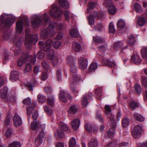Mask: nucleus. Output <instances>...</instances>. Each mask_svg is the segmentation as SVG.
Returning <instances> with one entry per match:
<instances>
[{
    "mask_svg": "<svg viewBox=\"0 0 147 147\" xmlns=\"http://www.w3.org/2000/svg\"><path fill=\"white\" fill-rule=\"evenodd\" d=\"M38 44L41 49L47 52V59L51 60L54 66L57 65L58 63V59L57 57L55 55L54 50L52 48V41L49 40L47 41L45 44H44L43 41H40Z\"/></svg>",
    "mask_w": 147,
    "mask_h": 147,
    "instance_id": "1",
    "label": "nucleus"
},
{
    "mask_svg": "<svg viewBox=\"0 0 147 147\" xmlns=\"http://www.w3.org/2000/svg\"><path fill=\"white\" fill-rule=\"evenodd\" d=\"M70 84L71 90L74 94L77 96L78 95V92L76 90L75 86L76 82L80 80V76L77 75V68L76 64L70 66Z\"/></svg>",
    "mask_w": 147,
    "mask_h": 147,
    "instance_id": "2",
    "label": "nucleus"
},
{
    "mask_svg": "<svg viewBox=\"0 0 147 147\" xmlns=\"http://www.w3.org/2000/svg\"><path fill=\"white\" fill-rule=\"evenodd\" d=\"M55 27L57 28L58 30H61L63 27V25L61 23H57L53 22L49 24L47 29L43 30L40 34L41 38L45 39L49 36L52 37L55 34L54 31Z\"/></svg>",
    "mask_w": 147,
    "mask_h": 147,
    "instance_id": "3",
    "label": "nucleus"
},
{
    "mask_svg": "<svg viewBox=\"0 0 147 147\" xmlns=\"http://www.w3.org/2000/svg\"><path fill=\"white\" fill-rule=\"evenodd\" d=\"M49 20V18L47 14L46 13H45L43 16H36L32 21V26L34 28H37L41 24H47Z\"/></svg>",
    "mask_w": 147,
    "mask_h": 147,
    "instance_id": "4",
    "label": "nucleus"
},
{
    "mask_svg": "<svg viewBox=\"0 0 147 147\" xmlns=\"http://www.w3.org/2000/svg\"><path fill=\"white\" fill-rule=\"evenodd\" d=\"M29 29H26L25 30L26 36L25 43L28 48H30L32 44H35L38 40V35H31L29 34Z\"/></svg>",
    "mask_w": 147,
    "mask_h": 147,
    "instance_id": "5",
    "label": "nucleus"
},
{
    "mask_svg": "<svg viewBox=\"0 0 147 147\" xmlns=\"http://www.w3.org/2000/svg\"><path fill=\"white\" fill-rule=\"evenodd\" d=\"M15 18L7 14H2L0 17V24H3L5 27H10L15 22Z\"/></svg>",
    "mask_w": 147,
    "mask_h": 147,
    "instance_id": "6",
    "label": "nucleus"
},
{
    "mask_svg": "<svg viewBox=\"0 0 147 147\" xmlns=\"http://www.w3.org/2000/svg\"><path fill=\"white\" fill-rule=\"evenodd\" d=\"M22 57L20 58L18 61L17 63L18 66H22L25 60H27L28 59L29 62L32 65H34L36 61V56L34 55L33 56L28 55H22Z\"/></svg>",
    "mask_w": 147,
    "mask_h": 147,
    "instance_id": "7",
    "label": "nucleus"
},
{
    "mask_svg": "<svg viewBox=\"0 0 147 147\" xmlns=\"http://www.w3.org/2000/svg\"><path fill=\"white\" fill-rule=\"evenodd\" d=\"M49 13L52 17L59 19L61 18L62 12L60 8L57 7L55 4H53L51 6Z\"/></svg>",
    "mask_w": 147,
    "mask_h": 147,
    "instance_id": "8",
    "label": "nucleus"
},
{
    "mask_svg": "<svg viewBox=\"0 0 147 147\" xmlns=\"http://www.w3.org/2000/svg\"><path fill=\"white\" fill-rule=\"evenodd\" d=\"M111 107L108 105H106L105 108V113L107 117V119L109 122H111L114 125H116V121L114 116L111 113Z\"/></svg>",
    "mask_w": 147,
    "mask_h": 147,
    "instance_id": "9",
    "label": "nucleus"
},
{
    "mask_svg": "<svg viewBox=\"0 0 147 147\" xmlns=\"http://www.w3.org/2000/svg\"><path fill=\"white\" fill-rule=\"evenodd\" d=\"M60 129L57 130V133L54 134L55 137H57V135L60 138H62L64 136L63 131H66L68 130V128L66 124L63 122H60L59 124Z\"/></svg>",
    "mask_w": 147,
    "mask_h": 147,
    "instance_id": "10",
    "label": "nucleus"
},
{
    "mask_svg": "<svg viewBox=\"0 0 147 147\" xmlns=\"http://www.w3.org/2000/svg\"><path fill=\"white\" fill-rule=\"evenodd\" d=\"M8 89L5 86L3 87L0 90V97L5 102H9L10 100V96L8 94Z\"/></svg>",
    "mask_w": 147,
    "mask_h": 147,
    "instance_id": "11",
    "label": "nucleus"
},
{
    "mask_svg": "<svg viewBox=\"0 0 147 147\" xmlns=\"http://www.w3.org/2000/svg\"><path fill=\"white\" fill-rule=\"evenodd\" d=\"M22 102L24 105H28L27 109V115L28 116H30L35 107L34 105L32 104L30 105L31 99L28 97L24 100Z\"/></svg>",
    "mask_w": 147,
    "mask_h": 147,
    "instance_id": "12",
    "label": "nucleus"
},
{
    "mask_svg": "<svg viewBox=\"0 0 147 147\" xmlns=\"http://www.w3.org/2000/svg\"><path fill=\"white\" fill-rule=\"evenodd\" d=\"M142 126L137 125L135 126L134 131L132 132V135L134 138L136 139L140 138L142 135Z\"/></svg>",
    "mask_w": 147,
    "mask_h": 147,
    "instance_id": "13",
    "label": "nucleus"
},
{
    "mask_svg": "<svg viewBox=\"0 0 147 147\" xmlns=\"http://www.w3.org/2000/svg\"><path fill=\"white\" fill-rule=\"evenodd\" d=\"M79 67L81 69L84 70L87 68L88 65V59L85 56L80 57L78 60Z\"/></svg>",
    "mask_w": 147,
    "mask_h": 147,
    "instance_id": "14",
    "label": "nucleus"
},
{
    "mask_svg": "<svg viewBox=\"0 0 147 147\" xmlns=\"http://www.w3.org/2000/svg\"><path fill=\"white\" fill-rule=\"evenodd\" d=\"M46 127V125L45 124H41L40 122L38 121H33L31 124V128L33 130H37L44 131Z\"/></svg>",
    "mask_w": 147,
    "mask_h": 147,
    "instance_id": "15",
    "label": "nucleus"
},
{
    "mask_svg": "<svg viewBox=\"0 0 147 147\" xmlns=\"http://www.w3.org/2000/svg\"><path fill=\"white\" fill-rule=\"evenodd\" d=\"M13 124L15 127H18L22 125V119L18 114H16L13 116Z\"/></svg>",
    "mask_w": 147,
    "mask_h": 147,
    "instance_id": "16",
    "label": "nucleus"
},
{
    "mask_svg": "<svg viewBox=\"0 0 147 147\" xmlns=\"http://www.w3.org/2000/svg\"><path fill=\"white\" fill-rule=\"evenodd\" d=\"M110 125H111L112 127L109 129L105 134V136L106 137H108L109 138L113 137L115 133V127L116 125H114L111 122H109Z\"/></svg>",
    "mask_w": 147,
    "mask_h": 147,
    "instance_id": "17",
    "label": "nucleus"
},
{
    "mask_svg": "<svg viewBox=\"0 0 147 147\" xmlns=\"http://www.w3.org/2000/svg\"><path fill=\"white\" fill-rule=\"evenodd\" d=\"M102 61L104 62L105 64L107 65L109 67H114L116 66L115 61L113 59H108L104 57L102 60Z\"/></svg>",
    "mask_w": 147,
    "mask_h": 147,
    "instance_id": "18",
    "label": "nucleus"
},
{
    "mask_svg": "<svg viewBox=\"0 0 147 147\" xmlns=\"http://www.w3.org/2000/svg\"><path fill=\"white\" fill-rule=\"evenodd\" d=\"M68 96L69 99H71V97L70 95L67 94L66 93H65L64 91L62 90L60 92L59 98L62 102H66L67 101V99L65 96Z\"/></svg>",
    "mask_w": 147,
    "mask_h": 147,
    "instance_id": "19",
    "label": "nucleus"
},
{
    "mask_svg": "<svg viewBox=\"0 0 147 147\" xmlns=\"http://www.w3.org/2000/svg\"><path fill=\"white\" fill-rule=\"evenodd\" d=\"M23 38H21L19 39L16 42V45L18 49H16L15 51V55H17L21 53V51L20 50V48L22 44V42L23 41Z\"/></svg>",
    "mask_w": 147,
    "mask_h": 147,
    "instance_id": "20",
    "label": "nucleus"
},
{
    "mask_svg": "<svg viewBox=\"0 0 147 147\" xmlns=\"http://www.w3.org/2000/svg\"><path fill=\"white\" fill-rule=\"evenodd\" d=\"M24 23L22 20H18L16 23V32L20 34L23 30Z\"/></svg>",
    "mask_w": 147,
    "mask_h": 147,
    "instance_id": "21",
    "label": "nucleus"
},
{
    "mask_svg": "<svg viewBox=\"0 0 147 147\" xmlns=\"http://www.w3.org/2000/svg\"><path fill=\"white\" fill-rule=\"evenodd\" d=\"M123 43L122 42L118 41L115 43L113 45V48L115 50L120 48L123 51L124 49L127 48V46H125L124 47H123Z\"/></svg>",
    "mask_w": 147,
    "mask_h": 147,
    "instance_id": "22",
    "label": "nucleus"
},
{
    "mask_svg": "<svg viewBox=\"0 0 147 147\" xmlns=\"http://www.w3.org/2000/svg\"><path fill=\"white\" fill-rule=\"evenodd\" d=\"M72 48L73 51L76 52H78L82 49L80 45L76 42H72Z\"/></svg>",
    "mask_w": 147,
    "mask_h": 147,
    "instance_id": "23",
    "label": "nucleus"
},
{
    "mask_svg": "<svg viewBox=\"0 0 147 147\" xmlns=\"http://www.w3.org/2000/svg\"><path fill=\"white\" fill-rule=\"evenodd\" d=\"M95 125H92L89 124L88 122H85V127L86 130L88 132H91L93 131L94 133H96V130L95 129Z\"/></svg>",
    "mask_w": 147,
    "mask_h": 147,
    "instance_id": "24",
    "label": "nucleus"
},
{
    "mask_svg": "<svg viewBox=\"0 0 147 147\" xmlns=\"http://www.w3.org/2000/svg\"><path fill=\"white\" fill-rule=\"evenodd\" d=\"M19 73L16 71H13L11 72L10 79L12 82H14L19 78Z\"/></svg>",
    "mask_w": 147,
    "mask_h": 147,
    "instance_id": "25",
    "label": "nucleus"
},
{
    "mask_svg": "<svg viewBox=\"0 0 147 147\" xmlns=\"http://www.w3.org/2000/svg\"><path fill=\"white\" fill-rule=\"evenodd\" d=\"M80 124V121L77 118L74 119L71 121L72 128L75 130H76L78 128Z\"/></svg>",
    "mask_w": 147,
    "mask_h": 147,
    "instance_id": "26",
    "label": "nucleus"
},
{
    "mask_svg": "<svg viewBox=\"0 0 147 147\" xmlns=\"http://www.w3.org/2000/svg\"><path fill=\"white\" fill-rule=\"evenodd\" d=\"M105 39L104 38L100 36H97L93 37V42L96 44L105 42Z\"/></svg>",
    "mask_w": 147,
    "mask_h": 147,
    "instance_id": "27",
    "label": "nucleus"
},
{
    "mask_svg": "<svg viewBox=\"0 0 147 147\" xmlns=\"http://www.w3.org/2000/svg\"><path fill=\"white\" fill-rule=\"evenodd\" d=\"M59 3L60 5L64 9L69 7V3L67 0H59Z\"/></svg>",
    "mask_w": 147,
    "mask_h": 147,
    "instance_id": "28",
    "label": "nucleus"
},
{
    "mask_svg": "<svg viewBox=\"0 0 147 147\" xmlns=\"http://www.w3.org/2000/svg\"><path fill=\"white\" fill-rule=\"evenodd\" d=\"M70 32V35L72 37L77 38L79 36L78 29L76 26L71 30Z\"/></svg>",
    "mask_w": 147,
    "mask_h": 147,
    "instance_id": "29",
    "label": "nucleus"
},
{
    "mask_svg": "<svg viewBox=\"0 0 147 147\" xmlns=\"http://www.w3.org/2000/svg\"><path fill=\"white\" fill-rule=\"evenodd\" d=\"M47 102L48 104L51 107H53L54 106L55 99L53 95H48Z\"/></svg>",
    "mask_w": 147,
    "mask_h": 147,
    "instance_id": "30",
    "label": "nucleus"
},
{
    "mask_svg": "<svg viewBox=\"0 0 147 147\" xmlns=\"http://www.w3.org/2000/svg\"><path fill=\"white\" fill-rule=\"evenodd\" d=\"M143 71L144 74L147 76V68L144 69ZM141 81L142 84L144 86L145 88H147V78L146 77H142Z\"/></svg>",
    "mask_w": 147,
    "mask_h": 147,
    "instance_id": "31",
    "label": "nucleus"
},
{
    "mask_svg": "<svg viewBox=\"0 0 147 147\" xmlns=\"http://www.w3.org/2000/svg\"><path fill=\"white\" fill-rule=\"evenodd\" d=\"M37 82V81L35 78L33 79L31 82L28 83L27 84L26 86L30 91H32L33 90V87H34L35 85Z\"/></svg>",
    "mask_w": 147,
    "mask_h": 147,
    "instance_id": "32",
    "label": "nucleus"
},
{
    "mask_svg": "<svg viewBox=\"0 0 147 147\" xmlns=\"http://www.w3.org/2000/svg\"><path fill=\"white\" fill-rule=\"evenodd\" d=\"M133 115L134 119L136 120L140 121H142L144 120V117L137 113H134Z\"/></svg>",
    "mask_w": 147,
    "mask_h": 147,
    "instance_id": "33",
    "label": "nucleus"
},
{
    "mask_svg": "<svg viewBox=\"0 0 147 147\" xmlns=\"http://www.w3.org/2000/svg\"><path fill=\"white\" fill-rule=\"evenodd\" d=\"M131 59L133 62L136 64L139 63L141 62V59L138 55L134 54L131 57Z\"/></svg>",
    "mask_w": 147,
    "mask_h": 147,
    "instance_id": "34",
    "label": "nucleus"
},
{
    "mask_svg": "<svg viewBox=\"0 0 147 147\" xmlns=\"http://www.w3.org/2000/svg\"><path fill=\"white\" fill-rule=\"evenodd\" d=\"M107 50V47L102 45L100 46L98 48V50L97 52V54L102 56L103 55L104 52Z\"/></svg>",
    "mask_w": 147,
    "mask_h": 147,
    "instance_id": "35",
    "label": "nucleus"
},
{
    "mask_svg": "<svg viewBox=\"0 0 147 147\" xmlns=\"http://www.w3.org/2000/svg\"><path fill=\"white\" fill-rule=\"evenodd\" d=\"M66 62L67 64L70 66L71 65L76 64V61L74 59L72 56H69L67 57Z\"/></svg>",
    "mask_w": 147,
    "mask_h": 147,
    "instance_id": "36",
    "label": "nucleus"
},
{
    "mask_svg": "<svg viewBox=\"0 0 147 147\" xmlns=\"http://www.w3.org/2000/svg\"><path fill=\"white\" fill-rule=\"evenodd\" d=\"M96 97L98 99H100L102 95V89L98 88L95 91Z\"/></svg>",
    "mask_w": 147,
    "mask_h": 147,
    "instance_id": "37",
    "label": "nucleus"
},
{
    "mask_svg": "<svg viewBox=\"0 0 147 147\" xmlns=\"http://www.w3.org/2000/svg\"><path fill=\"white\" fill-rule=\"evenodd\" d=\"M97 5V3L96 2H90L88 5V8L87 9V12L88 13L91 12L92 11V9L94 8Z\"/></svg>",
    "mask_w": 147,
    "mask_h": 147,
    "instance_id": "38",
    "label": "nucleus"
},
{
    "mask_svg": "<svg viewBox=\"0 0 147 147\" xmlns=\"http://www.w3.org/2000/svg\"><path fill=\"white\" fill-rule=\"evenodd\" d=\"M135 42V40L133 35H131L128 37L127 43L130 46H133Z\"/></svg>",
    "mask_w": 147,
    "mask_h": 147,
    "instance_id": "39",
    "label": "nucleus"
},
{
    "mask_svg": "<svg viewBox=\"0 0 147 147\" xmlns=\"http://www.w3.org/2000/svg\"><path fill=\"white\" fill-rule=\"evenodd\" d=\"M97 63L96 62H92L91 64L89 67V71L90 72L94 71L98 68Z\"/></svg>",
    "mask_w": 147,
    "mask_h": 147,
    "instance_id": "40",
    "label": "nucleus"
},
{
    "mask_svg": "<svg viewBox=\"0 0 147 147\" xmlns=\"http://www.w3.org/2000/svg\"><path fill=\"white\" fill-rule=\"evenodd\" d=\"M134 8L137 12L141 13L143 11L141 5L138 3H136L135 4Z\"/></svg>",
    "mask_w": 147,
    "mask_h": 147,
    "instance_id": "41",
    "label": "nucleus"
},
{
    "mask_svg": "<svg viewBox=\"0 0 147 147\" xmlns=\"http://www.w3.org/2000/svg\"><path fill=\"white\" fill-rule=\"evenodd\" d=\"M97 145V140L95 139H92L88 143L89 147H96Z\"/></svg>",
    "mask_w": 147,
    "mask_h": 147,
    "instance_id": "42",
    "label": "nucleus"
},
{
    "mask_svg": "<svg viewBox=\"0 0 147 147\" xmlns=\"http://www.w3.org/2000/svg\"><path fill=\"white\" fill-rule=\"evenodd\" d=\"M31 70L32 66L31 64L28 63L26 64L24 70V72L25 74H27L28 73L30 72Z\"/></svg>",
    "mask_w": 147,
    "mask_h": 147,
    "instance_id": "43",
    "label": "nucleus"
},
{
    "mask_svg": "<svg viewBox=\"0 0 147 147\" xmlns=\"http://www.w3.org/2000/svg\"><path fill=\"white\" fill-rule=\"evenodd\" d=\"M122 124L123 127H128L129 123V118L125 117L122 120Z\"/></svg>",
    "mask_w": 147,
    "mask_h": 147,
    "instance_id": "44",
    "label": "nucleus"
},
{
    "mask_svg": "<svg viewBox=\"0 0 147 147\" xmlns=\"http://www.w3.org/2000/svg\"><path fill=\"white\" fill-rule=\"evenodd\" d=\"M78 109L76 105H74L70 107L68 111L70 114H75L77 111Z\"/></svg>",
    "mask_w": 147,
    "mask_h": 147,
    "instance_id": "45",
    "label": "nucleus"
},
{
    "mask_svg": "<svg viewBox=\"0 0 147 147\" xmlns=\"http://www.w3.org/2000/svg\"><path fill=\"white\" fill-rule=\"evenodd\" d=\"M69 147H75L76 145V141L75 138L74 137L71 138L69 142Z\"/></svg>",
    "mask_w": 147,
    "mask_h": 147,
    "instance_id": "46",
    "label": "nucleus"
},
{
    "mask_svg": "<svg viewBox=\"0 0 147 147\" xmlns=\"http://www.w3.org/2000/svg\"><path fill=\"white\" fill-rule=\"evenodd\" d=\"M141 52L143 59H147V47H145L142 49ZM146 62L147 63V60Z\"/></svg>",
    "mask_w": 147,
    "mask_h": 147,
    "instance_id": "47",
    "label": "nucleus"
},
{
    "mask_svg": "<svg viewBox=\"0 0 147 147\" xmlns=\"http://www.w3.org/2000/svg\"><path fill=\"white\" fill-rule=\"evenodd\" d=\"M94 12L95 17H97L98 19H100L101 20L102 19V17L104 15V13L101 11L97 12L96 11H94Z\"/></svg>",
    "mask_w": 147,
    "mask_h": 147,
    "instance_id": "48",
    "label": "nucleus"
},
{
    "mask_svg": "<svg viewBox=\"0 0 147 147\" xmlns=\"http://www.w3.org/2000/svg\"><path fill=\"white\" fill-rule=\"evenodd\" d=\"M109 12L112 15L114 14L116 11V7L114 5L110 6L108 9Z\"/></svg>",
    "mask_w": 147,
    "mask_h": 147,
    "instance_id": "49",
    "label": "nucleus"
},
{
    "mask_svg": "<svg viewBox=\"0 0 147 147\" xmlns=\"http://www.w3.org/2000/svg\"><path fill=\"white\" fill-rule=\"evenodd\" d=\"M117 26L120 28H123L125 26V21L122 20H119L117 22Z\"/></svg>",
    "mask_w": 147,
    "mask_h": 147,
    "instance_id": "50",
    "label": "nucleus"
},
{
    "mask_svg": "<svg viewBox=\"0 0 147 147\" xmlns=\"http://www.w3.org/2000/svg\"><path fill=\"white\" fill-rule=\"evenodd\" d=\"M145 20L143 17H139L138 21V24L141 26H144L145 23Z\"/></svg>",
    "mask_w": 147,
    "mask_h": 147,
    "instance_id": "51",
    "label": "nucleus"
},
{
    "mask_svg": "<svg viewBox=\"0 0 147 147\" xmlns=\"http://www.w3.org/2000/svg\"><path fill=\"white\" fill-rule=\"evenodd\" d=\"M135 90L138 94H141L142 92V89L141 86L138 84H136L134 86Z\"/></svg>",
    "mask_w": 147,
    "mask_h": 147,
    "instance_id": "52",
    "label": "nucleus"
},
{
    "mask_svg": "<svg viewBox=\"0 0 147 147\" xmlns=\"http://www.w3.org/2000/svg\"><path fill=\"white\" fill-rule=\"evenodd\" d=\"M109 32L110 33L114 34L115 32V29L113 22H111L109 26Z\"/></svg>",
    "mask_w": 147,
    "mask_h": 147,
    "instance_id": "53",
    "label": "nucleus"
},
{
    "mask_svg": "<svg viewBox=\"0 0 147 147\" xmlns=\"http://www.w3.org/2000/svg\"><path fill=\"white\" fill-rule=\"evenodd\" d=\"M5 127H10V126L11 124L12 123L11 122L10 120V118L8 116H7L5 122Z\"/></svg>",
    "mask_w": 147,
    "mask_h": 147,
    "instance_id": "54",
    "label": "nucleus"
},
{
    "mask_svg": "<svg viewBox=\"0 0 147 147\" xmlns=\"http://www.w3.org/2000/svg\"><path fill=\"white\" fill-rule=\"evenodd\" d=\"M12 129L10 127H7L6 131L5 132V135L7 137H8L12 135Z\"/></svg>",
    "mask_w": 147,
    "mask_h": 147,
    "instance_id": "55",
    "label": "nucleus"
},
{
    "mask_svg": "<svg viewBox=\"0 0 147 147\" xmlns=\"http://www.w3.org/2000/svg\"><path fill=\"white\" fill-rule=\"evenodd\" d=\"M51 40V39H50ZM51 40L52 41V45L54 46L55 48L56 49L59 48L61 44V42L59 40H56L53 43V41L52 40Z\"/></svg>",
    "mask_w": 147,
    "mask_h": 147,
    "instance_id": "56",
    "label": "nucleus"
},
{
    "mask_svg": "<svg viewBox=\"0 0 147 147\" xmlns=\"http://www.w3.org/2000/svg\"><path fill=\"white\" fill-rule=\"evenodd\" d=\"M21 144L19 142H14L9 144V147H20Z\"/></svg>",
    "mask_w": 147,
    "mask_h": 147,
    "instance_id": "57",
    "label": "nucleus"
},
{
    "mask_svg": "<svg viewBox=\"0 0 147 147\" xmlns=\"http://www.w3.org/2000/svg\"><path fill=\"white\" fill-rule=\"evenodd\" d=\"M82 104L84 107L87 106L88 104L87 98L85 96L82 98Z\"/></svg>",
    "mask_w": 147,
    "mask_h": 147,
    "instance_id": "58",
    "label": "nucleus"
},
{
    "mask_svg": "<svg viewBox=\"0 0 147 147\" xmlns=\"http://www.w3.org/2000/svg\"><path fill=\"white\" fill-rule=\"evenodd\" d=\"M39 102L43 103L45 101V97L41 94H38L37 96Z\"/></svg>",
    "mask_w": 147,
    "mask_h": 147,
    "instance_id": "59",
    "label": "nucleus"
},
{
    "mask_svg": "<svg viewBox=\"0 0 147 147\" xmlns=\"http://www.w3.org/2000/svg\"><path fill=\"white\" fill-rule=\"evenodd\" d=\"M36 134H38V137L42 139L45 136L44 131L37 130Z\"/></svg>",
    "mask_w": 147,
    "mask_h": 147,
    "instance_id": "60",
    "label": "nucleus"
},
{
    "mask_svg": "<svg viewBox=\"0 0 147 147\" xmlns=\"http://www.w3.org/2000/svg\"><path fill=\"white\" fill-rule=\"evenodd\" d=\"M42 142V139L41 138L38 137L35 140V143L37 146L40 145Z\"/></svg>",
    "mask_w": 147,
    "mask_h": 147,
    "instance_id": "61",
    "label": "nucleus"
},
{
    "mask_svg": "<svg viewBox=\"0 0 147 147\" xmlns=\"http://www.w3.org/2000/svg\"><path fill=\"white\" fill-rule=\"evenodd\" d=\"M41 49L42 50L38 51L37 54V58L39 59L42 58L45 55V54L43 52L44 50L42 49Z\"/></svg>",
    "mask_w": 147,
    "mask_h": 147,
    "instance_id": "62",
    "label": "nucleus"
},
{
    "mask_svg": "<svg viewBox=\"0 0 147 147\" xmlns=\"http://www.w3.org/2000/svg\"><path fill=\"white\" fill-rule=\"evenodd\" d=\"M87 18L89 20V24L91 26L93 25L94 23V22L93 16L90 15L89 16H88Z\"/></svg>",
    "mask_w": 147,
    "mask_h": 147,
    "instance_id": "63",
    "label": "nucleus"
},
{
    "mask_svg": "<svg viewBox=\"0 0 147 147\" xmlns=\"http://www.w3.org/2000/svg\"><path fill=\"white\" fill-rule=\"evenodd\" d=\"M44 109L45 111L49 114L51 115L53 113L52 109L49 108V107L47 106H45Z\"/></svg>",
    "mask_w": 147,
    "mask_h": 147,
    "instance_id": "64",
    "label": "nucleus"
}]
</instances>
